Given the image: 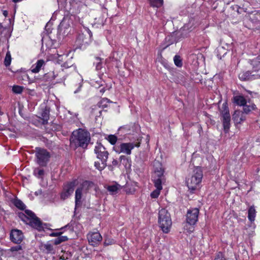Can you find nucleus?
Instances as JSON below:
<instances>
[{
	"mask_svg": "<svg viewBox=\"0 0 260 260\" xmlns=\"http://www.w3.org/2000/svg\"><path fill=\"white\" fill-rule=\"evenodd\" d=\"M49 108L45 107V109L43 110L41 113V117H39L42 120V124L45 125L48 123V121L49 119Z\"/></svg>",
	"mask_w": 260,
	"mask_h": 260,
	"instance_id": "17",
	"label": "nucleus"
},
{
	"mask_svg": "<svg viewBox=\"0 0 260 260\" xmlns=\"http://www.w3.org/2000/svg\"><path fill=\"white\" fill-rule=\"evenodd\" d=\"M82 187L78 188L75 191V209L76 207H79L81 204V198L82 196Z\"/></svg>",
	"mask_w": 260,
	"mask_h": 260,
	"instance_id": "18",
	"label": "nucleus"
},
{
	"mask_svg": "<svg viewBox=\"0 0 260 260\" xmlns=\"http://www.w3.org/2000/svg\"><path fill=\"white\" fill-rule=\"evenodd\" d=\"M76 181L74 180L65 183L63 187V190L60 193V199L65 200L68 198L73 193L75 189Z\"/></svg>",
	"mask_w": 260,
	"mask_h": 260,
	"instance_id": "9",
	"label": "nucleus"
},
{
	"mask_svg": "<svg viewBox=\"0 0 260 260\" xmlns=\"http://www.w3.org/2000/svg\"><path fill=\"white\" fill-rule=\"evenodd\" d=\"M233 119L235 122L240 123L246 119V117L243 112L240 110H236L233 114Z\"/></svg>",
	"mask_w": 260,
	"mask_h": 260,
	"instance_id": "14",
	"label": "nucleus"
},
{
	"mask_svg": "<svg viewBox=\"0 0 260 260\" xmlns=\"http://www.w3.org/2000/svg\"><path fill=\"white\" fill-rule=\"evenodd\" d=\"M203 172L201 168L198 167L193 172V174L186 181L187 186L191 193L197 189L203 178Z\"/></svg>",
	"mask_w": 260,
	"mask_h": 260,
	"instance_id": "2",
	"label": "nucleus"
},
{
	"mask_svg": "<svg viewBox=\"0 0 260 260\" xmlns=\"http://www.w3.org/2000/svg\"><path fill=\"white\" fill-rule=\"evenodd\" d=\"M150 5L153 7L159 8L163 5V0H148Z\"/></svg>",
	"mask_w": 260,
	"mask_h": 260,
	"instance_id": "27",
	"label": "nucleus"
},
{
	"mask_svg": "<svg viewBox=\"0 0 260 260\" xmlns=\"http://www.w3.org/2000/svg\"><path fill=\"white\" fill-rule=\"evenodd\" d=\"M107 161L105 162H102L101 164H100L99 162H94V166L96 168V169H98L100 171H102L103 169L105 168V167L107 166L106 164Z\"/></svg>",
	"mask_w": 260,
	"mask_h": 260,
	"instance_id": "35",
	"label": "nucleus"
},
{
	"mask_svg": "<svg viewBox=\"0 0 260 260\" xmlns=\"http://www.w3.org/2000/svg\"><path fill=\"white\" fill-rule=\"evenodd\" d=\"M81 86H82V85H81V84H80V85L79 86V87H78V89L74 91V93H76L78 92V91H80V88H81Z\"/></svg>",
	"mask_w": 260,
	"mask_h": 260,
	"instance_id": "53",
	"label": "nucleus"
},
{
	"mask_svg": "<svg viewBox=\"0 0 260 260\" xmlns=\"http://www.w3.org/2000/svg\"><path fill=\"white\" fill-rule=\"evenodd\" d=\"M112 165L114 167H118L120 166V161L119 160L114 159L112 162Z\"/></svg>",
	"mask_w": 260,
	"mask_h": 260,
	"instance_id": "48",
	"label": "nucleus"
},
{
	"mask_svg": "<svg viewBox=\"0 0 260 260\" xmlns=\"http://www.w3.org/2000/svg\"><path fill=\"white\" fill-rule=\"evenodd\" d=\"M3 15L5 16V17H7L8 15V12L6 10H5V11H3Z\"/></svg>",
	"mask_w": 260,
	"mask_h": 260,
	"instance_id": "52",
	"label": "nucleus"
},
{
	"mask_svg": "<svg viewBox=\"0 0 260 260\" xmlns=\"http://www.w3.org/2000/svg\"><path fill=\"white\" fill-rule=\"evenodd\" d=\"M12 1L13 3H17L22 1L23 0H12Z\"/></svg>",
	"mask_w": 260,
	"mask_h": 260,
	"instance_id": "54",
	"label": "nucleus"
},
{
	"mask_svg": "<svg viewBox=\"0 0 260 260\" xmlns=\"http://www.w3.org/2000/svg\"><path fill=\"white\" fill-rule=\"evenodd\" d=\"M214 260H226V259L222 253L219 252L216 255Z\"/></svg>",
	"mask_w": 260,
	"mask_h": 260,
	"instance_id": "46",
	"label": "nucleus"
},
{
	"mask_svg": "<svg viewBox=\"0 0 260 260\" xmlns=\"http://www.w3.org/2000/svg\"><path fill=\"white\" fill-rule=\"evenodd\" d=\"M115 243V241L112 238H106L104 241V245L108 246Z\"/></svg>",
	"mask_w": 260,
	"mask_h": 260,
	"instance_id": "39",
	"label": "nucleus"
},
{
	"mask_svg": "<svg viewBox=\"0 0 260 260\" xmlns=\"http://www.w3.org/2000/svg\"><path fill=\"white\" fill-rule=\"evenodd\" d=\"M257 109L256 105L250 101L247 102V104L243 106V113L245 114H250L252 111Z\"/></svg>",
	"mask_w": 260,
	"mask_h": 260,
	"instance_id": "15",
	"label": "nucleus"
},
{
	"mask_svg": "<svg viewBox=\"0 0 260 260\" xmlns=\"http://www.w3.org/2000/svg\"><path fill=\"white\" fill-rule=\"evenodd\" d=\"M86 34L82 33L77 37L76 41L79 45H83L89 43L91 41H89L88 38L85 37Z\"/></svg>",
	"mask_w": 260,
	"mask_h": 260,
	"instance_id": "21",
	"label": "nucleus"
},
{
	"mask_svg": "<svg viewBox=\"0 0 260 260\" xmlns=\"http://www.w3.org/2000/svg\"><path fill=\"white\" fill-rule=\"evenodd\" d=\"M110 103V101L109 99L107 98H103L98 103V105L99 107L104 108L107 107L108 104Z\"/></svg>",
	"mask_w": 260,
	"mask_h": 260,
	"instance_id": "30",
	"label": "nucleus"
},
{
	"mask_svg": "<svg viewBox=\"0 0 260 260\" xmlns=\"http://www.w3.org/2000/svg\"><path fill=\"white\" fill-rule=\"evenodd\" d=\"M19 218L26 224H29L30 219L28 218V216L24 213H20L19 214Z\"/></svg>",
	"mask_w": 260,
	"mask_h": 260,
	"instance_id": "37",
	"label": "nucleus"
},
{
	"mask_svg": "<svg viewBox=\"0 0 260 260\" xmlns=\"http://www.w3.org/2000/svg\"><path fill=\"white\" fill-rule=\"evenodd\" d=\"M24 238L23 233L21 230L14 229L11 231L10 239L13 243L19 244L22 242Z\"/></svg>",
	"mask_w": 260,
	"mask_h": 260,
	"instance_id": "11",
	"label": "nucleus"
},
{
	"mask_svg": "<svg viewBox=\"0 0 260 260\" xmlns=\"http://www.w3.org/2000/svg\"><path fill=\"white\" fill-rule=\"evenodd\" d=\"M223 47H220V48H219L218 50L219 51H221V50H223Z\"/></svg>",
	"mask_w": 260,
	"mask_h": 260,
	"instance_id": "56",
	"label": "nucleus"
},
{
	"mask_svg": "<svg viewBox=\"0 0 260 260\" xmlns=\"http://www.w3.org/2000/svg\"><path fill=\"white\" fill-rule=\"evenodd\" d=\"M68 239H69V238H68L67 236L60 235V236H58V237H57L54 240H53L52 241V242H53V243L55 245H57L58 244H60V243H61L63 242L68 241Z\"/></svg>",
	"mask_w": 260,
	"mask_h": 260,
	"instance_id": "26",
	"label": "nucleus"
},
{
	"mask_svg": "<svg viewBox=\"0 0 260 260\" xmlns=\"http://www.w3.org/2000/svg\"><path fill=\"white\" fill-rule=\"evenodd\" d=\"M13 204L17 208L20 210H24L25 208V204L20 200L18 199L14 200Z\"/></svg>",
	"mask_w": 260,
	"mask_h": 260,
	"instance_id": "28",
	"label": "nucleus"
},
{
	"mask_svg": "<svg viewBox=\"0 0 260 260\" xmlns=\"http://www.w3.org/2000/svg\"><path fill=\"white\" fill-rule=\"evenodd\" d=\"M42 194V189H39L38 190L36 191L35 192V194L36 196L41 195Z\"/></svg>",
	"mask_w": 260,
	"mask_h": 260,
	"instance_id": "51",
	"label": "nucleus"
},
{
	"mask_svg": "<svg viewBox=\"0 0 260 260\" xmlns=\"http://www.w3.org/2000/svg\"><path fill=\"white\" fill-rule=\"evenodd\" d=\"M22 246L20 245H18L15 246L11 247L10 249V251L12 252H14L19 251L20 250H22Z\"/></svg>",
	"mask_w": 260,
	"mask_h": 260,
	"instance_id": "43",
	"label": "nucleus"
},
{
	"mask_svg": "<svg viewBox=\"0 0 260 260\" xmlns=\"http://www.w3.org/2000/svg\"><path fill=\"white\" fill-rule=\"evenodd\" d=\"M11 55L10 52L9 51H8L6 53L5 58L4 60V64L6 67H8L10 65L11 62Z\"/></svg>",
	"mask_w": 260,
	"mask_h": 260,
	"instance_id": "32",
	"label": "nucleus"
},
{
	"mask_svg": "<svg viewBox=\"0 0 260 260\" xmlns=\"http://www.w3.org/2000/svg\"><path fill=\"white\" fill-rule=\"evenodd\" d=\"M107 139L112 145H116V143L118 141L117 137L114 135H110L108 136Z\"/></svg>",
	"mask_w": 260,
	"mask_h": 260,
	"instance_id": "33",
	"label": "nucleus"
},
{
	"mask_svg": "<svg viewBox=\"0 0 260 260\" xmlns=\"http://www.w3.org/2000/svg\"><path fill=\"white\" fill-rule=\"evenodd\" d=\"M34 174L38 178H41L44 174V171L43 169H36Z\"/></svg>",
	"mask_w": 260,
	"mask_h": 260,
	"instance_id": "38",
	"label": "nucleus"
},
{
	"mask_svg": "<svg viewBox=\"0 0 260 260\" xmlns=\"http://www.w3.org/2000/svg\"><path fill=\"white\" fill-rule=\"evenodd\" d=\"M239 78L241 81L252 80L256 79L254 74H251L250 71L241 72L239 74Z\"/></svg>",
	"mask_w": 260,
	"mask_h": 260,
	"instance_id": "16",
	"label": "nucleus"
},
{
	"mask_svg": "<svg viewBox=\"0 0 260 260\" xmlns=\"http://www.w3.org/2000/svg\"><path fill=\"white\" fill-rule=\"evenodd\" d=\"M73 135L71 139L72 145L74 144L76 147H81L83 148L87 147L90 140V134L88 132L79 129L77 132H73Z\"/></svg>",
	"mask_w": 260,
	"mask_h": 260,
	"instance_id": "1",
	"label": "nucleus"
},
{
	"mask_svg": "<svg viewBox=\"0 0 260 260\" xmlns=\"http://www.w3.org/2000/svg\"><path fill=\"white\" fill-rule=\"evenodd\" d=\"M94 152L96 155V157L100 159L102 162L107 161L109 153L101 143L96 144L94 148Z\"/></svg>",
	"mask_w": 260,
	"mask_h": 260,
	"instance_id": "10",
	"label": "nucleus"
},
{
	"mask_svg": "<svg viewBox=\"0 0 260 260\" xmlns=\"http://www.w3.org/2000/svg\"><path fill=\"white\" fill-rule=\"evenodd\" d=\"M121 188V186L115 183L112 185H108L107 187V189L111 194H115L117 193L118 190H119Z\"/></svg>",
	"mask_w": 260,
	"mask_h": 260,
	"instance_id": "22",
	"label": "nucleus"
},
{
	"mask_svg": "<svg viewBox=\"0 0 260 260\" xmlns=\"http://www.w3.org/2000/svg\"><path fill=\"white\" fill-rule=\"evenodd\" d=\"M100 92H102V93H104V92H105L104 88H102V89L100 90Z\"/></svg>",
	"mask_w": 260,
	"mask_h": 260,
	"instance_id": "55",
	"label": "nucleus"
},
{
	"mask_svg": "<svg viewBox=\"0 0 260 260\" xmlns=\"http://www.w3.org/2000/svg\"><path fill=\"white\" fill-rule=\"evenodd\" d=\"M120 165L122 164L125 167L127 166H131V160L129 157L125 155H121L119 158Z\"/></svg>",
	"mask_w": 260,
	"mask_h": 260,
	"instance_id": "24",
	"label": "nucleus"
},
{
	"mask_svg": "<svg viewBox=\"0 0 260 260\" xmlns=\"http://www.w3.org/2000/svg\"><path fill=\"white\" fill-rule=\"evenodd\" d=\"M24 87L19 85H14L12 87V91L16 94H20L22 93Z\"/></svg>",
	"mask_w": 260,
	"mask_h": 260,
	"instance_id": "36",
	"label": "nucleus"
},
{
	"mask_svg": "<svg viewBox=\"0 0 260 260\" xmlns=\"http://www.w3.org/2000/svg\"><path fill=\"white\" fill-rule=\"evenodd\" d=\"M255 210L253 206H251L248 211V217L250 221H253L254 220L255 217Z\"/></svg>",
	"mask_w": 260,
	"mask_h": 260,
	"instance_id": "25",
	"label": "nucleus"
},
{
	"mask_svg": "<svg viewBox=\"0 0 260 260\" xmlns=\"http://www.w3.org/2000/svg\"><path fill=\"white\" fill-rule=\"evenodd\" d=\"M158 223L164 233H168L172 225L171 216L165 209H161L158 213Z\"/></svg>",
	"mask_w": 260,
	"mask_h": 260,
	"instance_id": "3",
	"label": "nucleus"
},
{
	"mask_svg": "<svg viewBox=\"0 0 260 260\" xmlns=\"http://www.w3.org/2000/svg\"><path fill=\"white\" fill-rule=\"evenodd\" d=\"M140 144H135L134 143H118L113 147V150L118 154L124 153L126 155H130L132 153V150L135 147H139Z\"/></svg>",
	"mask_w": 260,
	"mask_h": 260,
	"instance_id": "5",
	"label": "nucleus"
},
{
	"mask_svg": "<svg viewBox=\"0 0 260 260\" xmlns=\"http://www.w3.org/2000/svg\"><path fill=\"white\" fill-rule=\"evenodd\" d=\"M260 59L256 58L255 60H253L252 61V64L253 65V69L254 71L258 72L260 71Z\"/></svg>",
	"mask_w": 260,
	"mask_h": 260,
	"instance_id": "31",
	"label": "nucleus"
},
{
	"mask_svg": "<svg viewBox=\"0 0 260 260\" xmlns=\"http://www.w3.org/2000/svg\"><path fill=\"white\" fill-rule=\"evenodd\" d=\"M79 223L75 220H72L70 223L67 224L61 228L60 230H62L64 229H68L71 231L73 232L75 230V228H77Z\"/></svg>",
	"mask_w": 260,
	"mask_h": 260,
	"instance_id": "23",
	"label": "nucleus"
},
{
	"mask_svg": "<svg viewBox=\"0 0 260 260\" xmlns=\"http://www.w3.org/2000/svg\"><path fill=\"white\" fill-rule=\"evenodd\" d=\"M128 130H129V128H128ZM126 131H127V129H126ZM128 132V131H127Z\"/></svg>",
	"mask_w": 260,
	"mask_h": 260,
	"instance_id": "60",
	"label": "nucleus"
},
{
	"mask_svg": "<svg viewBox=\"0 0 260 260\" xmlns=\"http://www.w3.org/2000/svg\"><path fill=\"white\" fill-rule=\"evenodd\" d=\"M36 157L37 163L42 167L46 166L50 157L49 152L46 149L40 148H36Z\"/></svg>",
	"mask_w": 260,
	"mask_h": 260,
	"instance_id": "6",
	"label": "nucleus"
},
{
	"mask_svg": "<svg viewBox=\"0 0 260 260\" xmlns=\"http://www.w3.org/2000/svg\"><path fill=\"white\" fill-rule=\"evenodd\" d=\"M44 248L48 252H52L54 250L53 246L49 243L44 244Z\"/></svg>",
	"mask_w": 260,
	"mask_h": 260,
	"instance_id": "42",
	"label": "nucleus"
},
{
	"mask_svg": "<svg viewBox=\"0 0 260 260\" xmlns=\"http://www.w3.org/2000/svg\"><path fill=\"white\" fill-rule=\"evenodd\" d=\"M226 54V52H224L223 55Z\"/></svg>",
	"mask_w": 260,
	"mask_h": 260,
	"instance_id": "58",
	"label": "nucleus"
},
{
	"mask_svg": "<svg viewBox=\"0 0 260 260\" xmlns=\"http://www.w3.org/2000/svg\"><path fill=\"white\" fill-rule=\"evenodd\" d=\"M166 39L168 40L169 41L170 40V44H173V43L176 42L175 38L174 36V35H172L171 36H168Z\"/></svg>",
	"mask_w": 260,
	"mask_h": 260,
	"instance_id": "47",
	"label": "nucleus"
},
{
	"mask_svg": "<svg viewBox=\"0 0 260 260\" xmlns=\"http://www.w3.org/2000/svg\"><path fill=\"white\" fill-rule=\"evenodd\" d=\"M222 115V122L223 127V130L225 133H228L229 131L231 125V116L230 114L228 107L226 104H223L222 106V110L221 111Z\"/></svg>",
	"mask_w": 260,
	"mask_h": 260,
	"instance_id": "8",
	"label": "nucleus"
},
{
	"mask_svg": "<svg viewBox=\"0 0 260 260\" xmlns=\"http://www.w3.org/2000/svg\"><path fill=\"white\" fill-rule=\"evenodd\" d=\"M25 214L28 216V218L29 219L31 218H34L37 217L35 213L29 210H25Z\"/></svg>",
	"mask_w": 260,
	"mask_h": 260,
	"instance_id": "41",
	"label": "nucleus"
},
{
	"mask_svg": "<svg viewBox=\"0 0 260 260\" xmlns=\"http://www.w3.org/2000/svg\"><path fill=\"white\" fill-rule=\"evenodd\" d=\"M62 232H52L51 234H50V236L51 237H57L60 236L62 234Z\"/></svg>",
	"mask_w": 260,
	"mask_h": 260,
	"instance_id": "49",
	"label": "nucleus"
},
{
	"mask_svg": "<svg viewBox=\"0 0 260 260\" xmlns=\"http://www.w3.org/2000/svg\"><path fill=\"white\" fill-rule=\"evenodd\" d=\"M174 62L175 64L178 67H181L182 66V61L181 57L179 55H176L174 57Z\"/></svg>",
	"mask_w": 260,
	"mask_h": 260,
	"instance_id": "34",
	"label": "nucleus"
},
{
	"mask_svg": "<svg viewBox=\"0 0 260 260\" xmlns=\"http://www.w3.org/2000/svg\"><path fill=\"white\" fill-rule=\"evenodd\" d=\"M87 239L89 243L91 245L95 246L102 240V237L99 233L94 232L88 234Z\"/></svg>",
	"mask_w": 260,
	"mask_h": 260,
	"instance_id": "13",
	"label": "nucleus"
},
{
	"mask_svg": "<svg viewBox=\"0 0 260 260\" xmlns=\"http://www.w3.org/2000/svg\"><path fill=\"white\" fill-rule=\"evenodd\" d=\"M234 102L237 105L239 106H243L247 104V101L245 98L241 95H236L234 96Z\"/></svg>",
	"mask_w": 260,
	"mask_h": 260,
	"instance_id": "19",
	"label": "nucleus"
},
{
	"mask_svg": "<svg viewBox=\"0 0 260 260\" xmlns=\"http://www.w3.org/2000/svg\"><path fill=\"white\" fill-rule=\"evenodd\" d=\"M95 61L93 62V64L95 66V70L96 71L100 70L103 67L102 59L99 57L95 58Z\"/></svg>",
	"mask_w": 260,
	"mask_h": 260,
	"instance_id": "29",
	"label": "nucleus"
},
{
	"mask_svg": "<svg viewBox=\"0 0 260 260\" xmlns=\"http://www.w3.org/2000/svg\"><path fill=\"white\" fill-rule=\"evenodd\" d=\"M160 190H161V189L156 188L155 190H153L151 193V194H150L151 197L152 198H154V199L157 198L160 194Z\"/></svg>",
	"mask_w": 260,
	"mask_h": 260,
	"instance_id": "40",
	"label": "nucleus"
},
{
	"mask_svg": "<svg viewBox=\"0 0 260 260\" xmlns=\"http://www.w3.org/2000/svg\"><path fill=\"white\" fill-rule=\"evenodd\" d=\"M85 32L88 35V38L89 41H91V38L92 37V34L91 30L88 27H84Z\"/></svg>",
	"mask_w": 260,
	"mask_h": 260,
	"instance_id": "45",
	"label": "nucleus"
},
{
	"mask_svg": "<svg viewBox=\"0 0 260 260\" xmlns=\"http://www.w3.org/2000/svg\"><path fill=\"white\" fill-rule=\"evenodd\" d=\"M2 27V25L1 24V23H0V29Z\"/></svg>",
	"mask_w": 260,
	"mask_h": 260,
	"instance_id": "57",
	"label": "nucleus"
},
{
	"mask_svg": "<svg viewBox=\"0 0 260 260\" xmlns=\"http://www.w3.org/2000/svg\"><path fill=\"white\" fill-rule=\"evenodd\" d=\"M164 170L161 167L156 168L154 171L153 182L156 188L162 189V184L166 181V178L164 175Z\"/></svg>",
	"mask_w": 260,
	"mask_h": 260,
	"instance_id": "7",
	"label": "nucleus"
},
{
	"mask_svg": "<svg viewBox=\"0 0 260 260\" xmlns=\"http://www.w3.org/2000/svg\"><path fill=\"white\" fill-rule=\"evenodd\" d=\"M28 224L39 231H42L44 229H46L48 225L47 223H42L37 217L31 218Z\"/></svg>",
	"mask_w": 260,
	"mask_h": 260,
	"instance_id": "12",
	"label": "nucleus"
},
{
	"mask_svg": "<svg viewBox=\"0 0 260 260\" xmlns=\"http://www.w3.org/2000/svg\"><path fill=\"white\" fill-rule=\"evenodd\" d=\"M199 210L197 208L188 210L186 215V221L187 224L184 226V229L189 233L194 231L192 226L195 225L198 220Z\"/></svg>",
	"mask_w": 260,
	"mask_h": 260,
	"instance_id": "4",
	"label": "nucleus"
},
{
	"mask_svg": "<svg viewBox=\"0 0 260 260\" xmlns=\"http://www.w3.org/2000/svg\"><path fill=\"white\" fill-rule=\"evenodd\" d=\"M66 20L63 19L59 25V28L61 30L63 28H67V26H69V24H66Z\"/></svg>",
	"mask_w": 260,
	"mask_h": 260,
	"instance_id": "44",
	"label": "nucleus"
},
{
	"mask_svg": "<svg viewBox=\"0 0 260 260\" xmlns=\"http://www.w3.org/2000/svg\"><path fill=\"white\" fill-rule=\"evenodd\" d=\"M119 131H122L123 133H127L126 131V126H122L119 128Z\"/></svg>",
	"mask_w": 260,
	"mask_h": 260,
	"instance_id": "50",
	"label": "nucleus"
},
{
	"mask_svg": "<svg viewBox=\"0 0 260 260\" xmlns=\"http://www.w3.org/2000/svg\"><path fill=\"white\" fill-rule=\"evenodd\" d=\"M44 64L45 61L43 59L38 60L35 64L32 66L31 72L35 73H38Z\"/></svg>",
	"mask_w": 260,
	"mask_h": 260,
	"instance_id": "20",
	"label": "nucleus"
},
{
	"mask_svg": "<svg viewBox=\"0 0 260 260\" xmlns=\"http://www.w3.org/2000/svg\"><path fill=\"white\" fill-rule=\"evenodd\" d=\"M25 76L28 78V75H26Z\"/></svg>",
	"mask_w": 260,
	"mask_h": 260,
	"instance_id": "59",
	"label": "nucleus"
}]
</instances>
